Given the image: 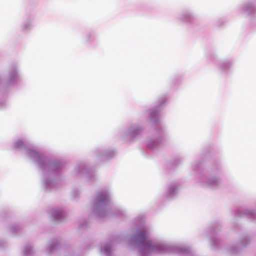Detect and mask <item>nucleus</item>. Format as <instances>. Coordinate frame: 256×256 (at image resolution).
Masks as SVG:
<instances>
[{"mask_svg": "<svg viewBox=\"0 0 256 256\" xmlns=\"http://www.w3.org/2000/svg\"><path fill=\"white\" fill-rule=\"evenodd\" d=\"M151 233L149 226L142 224L136 230L130 244L136 246L140 256H166L176 254L180 256H199L186 246L168 244L157 240H150Z\"/></svg>", "mask_w": 256, "mask_h": 256, "instance_id": "nucleus-1", "label": "nucleus"}, {"mask_svg": "<svg viewBox=\"0 0 256 256\" xmlns=\"http://www.w3.org/2000/svg\"><path fill=\"white\" fill-rule=\"evenodd\" d=\"M27 146L26 141L18 139L14 142L12 147L14 148H19L23 150L24 154L36 162L44 172L42 184L46 189L54 188L58 180V170L60 166V163L58 161L50 160L42 156L34 148H28Z\"/></svg>", "mask_w": 256, "mask_h": 256, "instance_id": "nucleus-2", "label": "nucleus"}, {"mask_svg": "<svg viewBox=\"0 0 256 256\" xmlns=\"http://www.w3.org/2000/svg\"><path fill=\"white\" fill-rule=\"evenodd\" d=\"M110 196V192L106 189L98 192L92 204L94 214L99 217H104L110 214L108 211V202Z\"/></svg>", "mask_w": 256, "mask_h": 256, "instance_id": "nucleus-3", "label": "nucleus"}, {"mask_svg": "<svg viewBox=\"0 0 256 256\" xmlns=\"http://www.w3.org/2000/svg\"><path fill=\"white\" fill-rule=\"evenodd\" d=\"M198 184L202 187L215 188L220 183V178L216 176H200L198 180Z\"/></svg>", "mask_w": 256, "mask_h": 256, "instance_id": "nucleus-4", "label": "nucleus"}, {"mask_svg": "<svg viewBox=\"0 0 256 256\" xmlns=\"http://www.w3.org/2000/svg\"><path fill=\"white\" fill-rule=\"evenodd\" d=\"M239 12L244 16L252 17L256 14V4L252 2H244L238 6Z\"/></svg>", "mask_w": 256, "mask_h": 256, "instance_id": "nucleus-5", "label": "nucleus"}, {"mask_svg": "<svg viewBox=\"0 0 256 256\" xmlns=\"http://www.w3.org/2000/svg\"><path fill=\"white\" fill-rule=\"evenodd\" d=\"M177 20L186 24H194L196 20V14L191 11H185L180 13L176 17Z\"/></svg>", "mask_w": 256, "mask_h": 256, "instance_id": "nucleus-6", "label": "nucleus"}, {"mask_svg": "<svg viewBox=\"0 0 256 256\" xmlns=\"http://www.w3.org/2000/svg\"><path fill=\"white\" fill-rule=\"evenodd\" d=\"M142 130V126L138 124H132L125 130L122 134V136L133 140L138 136Z\"/></svg>", "mask_w": 256, "mask_h": 256, "instance_id": "nucleus-7", "label": "nucleus"}, {"mask_svg": "<svg viewBox=\"0 0 256 256\" xmlns=\"http://www.w3.org/2000/svg\"><path fill=\"white\" fill-rule=\"evenodd\" d=\"M19 80L18 68L16 65L12 66L8 70L6 84L10 85L16 83Z\"/></svg>", "mask_w": 256, "mask_h": 256, "instance_id": "nucleus-8", "label": "nucleus"}, {"mask_svg": "<svg viewBox=\"0 0 256 256\" xmlns=\"http://www.w3.org/2000/svg\"><path fill=\"white\" fill-rule=\"evenodd\" d=\"M166 100V98H162L158 102V106L150 110L148 116L150 121L153 123H156L158 122V114L160 110V106L164 104Z\"/></svg>", "mask_w": 256, "mask_h": 256, "instance_id": "nucleus-9", "label": "nucleus"}, {"mask_svg": "<svg viewBox=\"0 0 256 256\" xmlns=\"http://www.w3.org/2000/svg\"><path fill=\"white\" fill-rule=\"evenodd\" d=\"M179 190V186L178 184L171 183L168 186L165 193L164 196L167 198H172L178 193Z\"/></svg>", "mask_w": 256, "mask_h": 256, "instance_id": "nucleus-10", "label": "nucleus"}, {"mask_svg": "<svg viewBox=\"0 0 256 256\" xmlns=\"http://www.w3.org/2000/svg\"><path fill=\"white\" fill-rule=\"evenodd\" d=\"M162 140L160 137L150 138L146 141V146L152 150L156 149L162 143Z\"/></svg>", "mask_w": 256, "mask_h": 256, "instance_id": "nucleus-11", "label": "nucleus"}, {"mask_svg": "<svg viewBox=\"0 0 256 256\" xmlns=\"http://www.w3.org/2000/svg\"><path fill=\"white\" fill-rule=\"evenodd\" d=\"M224 251L231 255H237L239 254L242 249L241 248L238 243L236 244H229L224 248Z\"/></svg>", "mask_w": 256, "mask_h": 256, "instance_id": "nucleus-12", "label": "nucleus"}, {"mask_svg": "<svg viewBox=\"0 0 256 256\" xmlns=\"http://www.w3.org/2000/svg\"><path fill=\"white\" fill-rule=\"evenodd\" d=\"M113 244L114 242L112 241L102 244L100 248L101 252L106 256H111L112 252L113 250Z\"/></svg>", "mask_w": 256, "mask_h": 256, "instance_id": "nucleus-13", "label": "nucleus"}, {"mask_svg": "<svg viewBox=\"0 0 256 256\" xmlns=\"http://www.w3.org/2000/svg\"><path fill=\"white\" fill-rule=\"evenodd\" d=\"M51 214L55 220H60L65 216V212L62 208H55L52 210Z\"/></svg>", "mask_w": 256, "mask_h": 256, "instance_id": "nucleus-14", "label": "nucleus"}, {"mask_svg": "<svg viewBox=\"0 0 256 256\" xmlns=\"http://www.w3.org/2000/svg\"><path fill=\"white\" fill-rule=\"evenodd\" d=\"M22 252L24 256H32L36 253L34 245L32 243L26 244L22 248Z\"/></svg>", "mask_w": 256, "mask_h": 256, "instance_id": "nucleus-15", "label": "nucleus"}, {"mask_svg": "<svg viewBox=\"0 0 256 256\" xmlns=\"http://www.w3.org/2000/svg\"><path fill=\"white\" fill-rule=\"evenodd\" d=\"M58 242L56 240L50 241L46 246L44 252L46 254H51L57 248Z\"/></svg>", "mask_w": 256, "mask_h": 256, "instance_id": "nucleus-16", "label": "nucleus"}, {"mask_svg": "<svg viewBox=\"0 0 256 256\" xmlns=\"http://www.w3.org/2000/svg\"><path fill=\"white\" fill-rule=\"evenodd\" d=\"M232 66V62L230 60H224L220 61L217 64L218 68L224 72L229 70Z\"/></svg>", "mask_w": 256, "mask_h": 256, "instance_id": "nucleus-17", "label": "nucleus"}, {"mask_svg": "<svg viewBox=\"0 0 256 256\" xmlns=\"http://www.w3.org/2000/svg\"><path fill=\"white\" fill-rule=\"evenodd\" d=\"M114 154V151L112 148L101 150L98 152V156L103 158H112Z\"/></svg>", "mask_w": 256, "mask_h": 256, "instance_id": "nucleus-18", "label": "nucleus"}, {"mask_svg": "<svg viewBox=\"0 0 256 256\" xmlns=\"http://www.w3.org/2000/svg\"><path fill=\"white\" fill-rule=\"evenodd\" d=\"M250 241L251 238L249 236L244 235L240 238L238 243L243 250L250 244Z\"/></svg>", "mask_w": 256, "mask_h": 256, "instance_id": "nucleus-19", "label": "nucleus"}, {"mask_svg": "<svg viewBox=\"0 0 256 256\" xmlns=\"http://www.w3.org/2000/svg\"><path fill=\"white\" fill-rule=\"evenodd\" d=\"M242 216H244L252 219L256 218V210L253 209L246 208L242 211Z\"/></svg>", "mask_w": 256, "mask_h": 256, "instance_id": "nucleus-20", "label": "nucleus"}, {"mask_svg": "<svg viewBox=\"0 0 256 256\" xmlns=\"http://www.w3.org/2000/svg\"><path fill=\"white\" fill-rule=\"evenodd\" d=\"M32 26V22L31 20H26L22 25L21 28L23 31L26 32L30 30Z\"/></svg>", "mask_w": 256, "mask_h": 256, "instance_id": "nucleus-21", "label": "nucleus"}, {"mask_svg": "<svg viewBox=\"0 0 256 256\" xmlns=\"http://www.w3.org/2000/svg\"><path fill=\"white\" fill-rule=\"evenodd\" d=\"M20 228L18 225H12L9 228L10 232L12 235L18 234L20 232Z\"/></svg>", "mask_w": 256, "mask_h": 256, "instance_id": "nucleus-22", "label": "nucleus"}, {"mask_svg": "<svg viewBox=\"0 0 256 256\" xmlns=\"http://www.w3.org/2000/svg\"><path fill=\"white\" fill-rule=\"evenodd\" d=\"M210 242L212 246H216L219 244V240L216 238H212Z\"/></svg>", "mask_w": 256, "mask_h": 256, "instance_id": "nucleus-23", "label": "nucleus"}, {"mask_svg": "<svg viewBox=\"0 0 256 256\" xmlns=\"http://www.w3.org/2000/svg\"><path fill=\"white\" fill-rule=\"evenodd\" d=\"M124 211L123 210H119L118 212H116V215H124Z\"/></svg>", "mask_w": 256, "mask_h": 256, "instance_id": "nucleus-24", "label": "nucleus"}, {"mask_svg": "<svg viewBox=\"0 0 256 256\" xmlns=\"http://www.w3.org/2000/svg\"><path fill=\"white\" fill-rule=\"evenodd\" d=\"M143 218H144L143 216H140L137 217L136 220H138V221H140V220H142Z\"/></svg>", "mask_w": 256, "mask_h": 256, "instance_id": "nucleus-25", "label": "nucleus"}, {"mask_svg": "<svg viewBox=\"0 0 256 256\" xmlns=\"http://www.w3.org/2000/svg\"><path fill=\"white\" fill-rule=\"evenodd\" d=\"M92 36V34L91 33H88L86 34V38L88 40H89L90 39V38Z\"/></svg>", "mask_w": 256, "mask_h": 256, "instance_id": "nucleus-26", "label": "nucleus"}, {"mask_svg": "<svg viewBox=\"0 0 256 256\" xmlns=\"http://www.w3.org/2000/svg\"><path fill=\"white\" fill-rule=\"evenodd\" d=\"M84 168V166H78V170H82V168Z\"/></svg>", "mask_w": 256, "mask_h": 256, "instance_id": "nucleus-27", "label": "nucleus"}, {"mask_svg": "<svg viewBox=\"0 0 256 256\" xmlns=\"http://www.w3.org/2000/svg\"><path fill=\"white\" fill-rule=\"evenodd\" d=\"M94 175L92 174V178H94Z\"/></svg>", "mask_w": 256, "mask_h": 256, "instance_id": "nucleus-28", "label": "nucleus"}, {"mask_svg": "<svg viewBox=\"0 0 256 256\" xmlns=\"http://www.w3.org/2000/svg\"><path fill=\"white\" fill-rule=\"evenodd\" d=\"M0 104H1V103H0Z\"/></svg>", "mask_w": 256, "mask_h": 256, "instance_id": "nucleus-29", "label": "nucleus"}]
</instances>
